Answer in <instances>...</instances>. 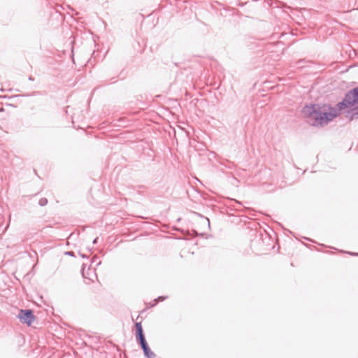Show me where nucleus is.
Returning a JSON list of instances; mask_svg holds the SVG:
<instances>
[{
	"mask_svg": "<svg viewBox=\"0 0 358 358\" xmlns=\"http://www.w3.org/2000/svg\"><path fill=\"white\" fill-rule=\"evenodd\" d=\"M342 108L337 103L335 106L329 103L306 104L301 109V115L306 122L317 128L324 127L334 118L342 114Z\"/></svg>",
	"mask_w": 358,
	"mask_h": 358,
	"instance_id": "nucleus-1",
	"label": "nucleus"
},
{
	"mask_svg": "<svg viewBox=\"0 0 358 358\" xmlns=\"http://www.w3.org/2000/svg\"><path fill=\"white\" fill-rule=\"evenodd\" d=\"M338 103L343 110L358 104V85L348 90Z\"/></svg>",
	"mask_w": 358,
	"mask_h": 358,
	"instance_id": "nucleus-2",
	"label": "nucleus"
},
{
	"mask_svg": "<svg viewBox=\"0 0 358 358\" xmlns=\"http://www.w3.org/2000/svg\"><path fill=\"white\" fill-rule=\"evenodd\" d=\"M18 317L22 323L27 324L28 326H30L35 320V317L30 310H22Z\"/></svg>",
	"mask_w": 358,
	"mask_h": 358,
	"instance_id": "nucleus-3",
	"label": "nucleus"
},
{
	"mask_svg": "<svg viewBox=\"0 0 358 358\" xmlns=\"http://www.w3.org/2000/svg\"><path fill=\"white\" fill-rule=\"evenodd\" d=\"M342 113H343L344 117L346 120H348L349 122H352L355 120H357L355 113L353 110L352 108H347L344 110L342 111Z\"/></svg>",
	"mask_w": 358,
	"mask_h": 358,
	"instance_id": "nucleus-4",
	"label": "nucleus"
},
{
	"mask_svg": "<svg viewBox=\"0 0 358 358\" xmlns=\"http://www.w3.org/2000/svg\"><path fill=\"white\" fill-rule=\"evenodd\" d=\"M140 343L143 350L144 354L147 357L152 358L155 356L154 353L149 348V347L145 341V339L140 341Z\"/></svg>",
	"mask_w": 358,
	"mask_h": 358,
	"instance_id": "nucleus-5",
	"label": "nucleus"
},
{
	"mask_svg": "<svg viewBox=\"0 0 358 358\" xmlns=\"http://www.w3.org/2000/svg\"><path fill=\"white\" fill-rule=\"evenodd\" d=\"M86 265L85 264H83V267L81 268V273L84 278H87L89 280H93L91 278L92 275H96V273L94 271H91L90 268L88 267L87 270H85Z\"/></svg>",
	"mask_w": 358,
	"mask_h": 358,
	"instance_id": "nucleus-6",
	"label": "nucleus"
},
{
	"mask_svg": "<svg viewBox=\"0 0 358 358\" xmlns=\"http://www.w3.org/2000/svg\"><path fill=\"white\" fill-rule=\"evenodd\" d=\"M136 332H137V338L140 341L145 339L144 335L143 334V328L141 325V322H136L135 324Z\"/></svg>",
	"mask_w": 358,
	"mask_h": 358,
	"instance_id": "nucleus-7",
	"label": "nucleus"
},
{
	"mask_svg": "<svg viewBox=\"0 0 358 358\" xmlns=\"http://www.w3.org/2000/svg\"><path fill=\"white\" fill-rule=\"evenodd\" d=\"M48 203V199L46 198H41L38 201V204L41 206H45Z\"/></svg>",
	"mask_w": 358,
	"mask_h": 358,
	"instance_id": "nucleus-8",
	"label": "nucleus"
},
{
	"mask_svg": "<svg viewBox=\"0 0 358 358\" xmlns=\"http://www.w3.org/2000/svg\"><path fill=\"white\" fill-rule=\"evenodd\" d=\"M98 259V257H94L92 262H91V264H96V266H98L101 264V261H99L98 262H96V260Z\"/></svg>",
	"mask_w": 358,
	"mask_h": 358,
	"instance_id": "nucleus-9",
	"label": "nucleus"
},
{
	"mask_svg": "<svg viewBox=\"0 0 358 358\" xmlns=\"http://www.w3.org/2000/svg\"><path fill=\"white\" fill-rule=\"evenodd\" d=\"M351 108H353V110L355 113L357 119H358V103L357 105L354 106H352Z\"/></svg>",
	"mask_w": 358,
	"mask_h": 358,
	"instance_id": "nucleus-10",
	"label": "nucleus"
},
{
	"mask_svg": "<svg viewBox=\"0 0 358 358\" xmlns=\"http://www.w3.org/2000/svg\"><path fill=\"white\" fill-rule=\"evenodd\" d=\"M64 255L70 257H75V253L73 251H66L64 252Z\"/></svg>",
	"mask_w": 358,
	"mask_h": 358,
	"instance_id": "nucleus-11",
	"label": "nucleus"
},
{
	"mask_svg": "<svg viewBox=\"0 0 358 358\" xmlns=\"http://www.w3.org/2000/svg\"><path fill=\"white\" fill-rule=\"evenodd\" d=\"M341 252H344V253H347V254H348V255H352V256H358V253H357V252H345V251H343V250H341Z\"/></svg>",
	"mask_w": 358,
	"mask_h": 358,
	"instance_id": "nucleus-12",
	"label": "nucleus"
},
{
	"mask_svg": "<svg viewBox=\"0 0 358 358\" xmlns=\"http://www.w3.org/2000/svg\"><path fill=\"white\" fill-rule=\"evenodd\" d=\"M18 95H16V96H0V99H13L14 97H16Z\"/></svg>",
	"mask_w": 358,
	"mask_h": 358,
	"instance_id": "nucleus-13",
	"label": "nucleus"
},
{
	"mask_svg": "<svg viewBox=\"0 0 358 358\" xmlns=\"http://www.w3.org/2000/svg\"><path fill=\"white\" fill-rule=\"evenodd\" d=\"M137 188H138V189H137L138 192H141V191L143 192L145 189V186H143V185L138 186Z\"/></svg>",
	"mask_w": 358,
	"mask_h": 358,
	"instance_id": "nucleus-14",
	"label": "nucleus"
},
{
	"mask_svg": "<svg viewBox=\"0 0 358 358\" xmlns=\"http://www.w3.org/2000/svg\"><path fill=\"white\" fill-rule=\"evenodd\" d=\"M199 215H200L201 217H203V218H204V219H205V222L207 223V224H208V227H210V220H209V219H208V218H207V217H204L203 215H200V214H199Z\"/></svg>",
	"mask_w": 358,
	"mask_h": 358,
	"instance_id": "nucleus-15",
	"label": "nucleus"
},
{
	"mask_svg": "<svg viewBox=\"0 0 358 358\" xmlns=\"http://www.w3.org/2000/svg\"><path fill=\"white\" fill-rule=\"evenodd\" d=\"M234 201L236 203L237 206L240 207L242 205V203L240 201H238L236 200H234Z\"/></svg>",
	"mask_w": 358,
	"mask_h": 358,
	"instance_id": "nucleus-16",
	"label": "nucleus"
},
{
	"mask_svg": "<svg viewBox=\"0 0 358 358\" xmlns=\"http://www.w3.org/2000/svg\"><path fill=\"white\" fill-rule=\"evenodd\" d=\"M263 234H260V238L259 240H256V241H254V243H257V241H260L261 239L262 240H264V238H263Z\"/></svg>",
	"mask_w": 358,
	"mask_h": 358,
	"instance_id": "nucleus-17",
	"label": "nucleus"
},
{
	"mask_svg": "<svg viewBox=\"0 0 358 358\" xmlns=\"http://www.w3.org/2000/svg\"><path fill=\"white\" fill-rule=\"evenodd\" d=\"M79 255L80 256L82 257V258H88L87 256H86L84 254H82L81 252H79Z\"/></svg>",
	"mask_w": 358,
	"mask_h": 358,
	"instance_id": "nucleus-18",
	"label": "nucleus"
},
{
	"mask_svg": "<svg viewBox=\"0 0 358 358\" xmlns=\"http://www.w3.org/2000/svg\"><path fill=\"white\" fill-rule=\"evenodd\" d=\"M273 1V0H266V2L268 4V6H272V4H273L272 1Z\"/></svg>",
	"mask_w": 358,
	"mask_h": 358,
	"instance_id": "nucleus-19",
	"label": "nucleus"
},
{
	"mask_svg": "<svg viewBox=\"0 0 358 358\" xmlns=\"http://www.w3.org/2000/svg\"><path fill=\"white\" fill-rule=\"evenodd\" d=\"M98 239H99V238H98V237L95 238L93 240V244H96V243H97V242H98Z\"/></svg>",
	"mask_w": 358,
	"mask_h": 358,
	"instance_id": "nucleus-20",
	"label": "nucleus"
},
{
	"mask_svg": "<svg viewBox=\"0 0 358 358\" xmlns=\"http://www.w3.org/2000/svg\"><path fill=\"white\" fill-rule=\"evenodd\" d=\"M6 106H12V107H16V106L11 104V103H6Z\"/></svg>",
	"mask_w": 358,
	"mask_h": 358,
	"instance_id": "nucleus-21",
	"label": "nucleus"
},
{
	"mask_svg": "<svg viewBox=\"0 0 358 358\" xmlns=\"http://www.w3.org/2000/svg\"><path fill=\"white\" fill-rule=\"evenodd\" d=\"M29 80L31 81H33L34 80V78L31 76H29Z\"/></svg>",
	"mask_w": 358,
	"mask_h": 358,
	"instance_id": "nucleus-22",
	"label": "nucleus"
},
{
	"mask_svg": "<svg viewBox=\"0 0 358 358\" xmlns=\"http://www.w3.org/2000/svg\"><path fill=\"white\" fill-rule=\"evenodd\" d=\"M4 111V108L3 107H0V113H2Z\"/></svg>",
	"mask_w": 358,
	"mask_h": 358,
	"instance_id": "nucleus-23",
	"label": "nucleus"
},
{
	"mask_svg": "<svg viewBox=\"0 0 358 358\" xmlns=\"http://www.w3.org/2000/svg\"><path fill=\"white\" fill-rule=\"evenodd\" d=\"M264 236H265V238H268V234H265Z\"/></svg>",
	"mask_w": 358,
	"mask_h": 358,
	"instance_id": "nucleus-24",
	"label": "nucleus"
},
{
	"mask_svg": "<svg viewBox=\"0 0 358 358\" xmlns=\"http://www.w3.org/2000/svg\"><path fill=\"white\" fill-rule=\"evenodd\" d=\"M234 208L236 210H239V209L236 206H234Z\"/></svg>",
	"mask_w": 358,
	"mask_h": 358,
	"instance_id": "nucleus-25",
	"label": "nucleus"
},
{
	"mask_svg": "<svg viewBox=\"0 0 358 358\" xmlns=\"http://www.w3.org/2000/svg\"><path fill=\"white\" fill-rule=\"evenodd\" d=\"M306 240L312 241L310 238H305Z\"/></svg>",
	"mask_w": 358,
	"mask_h": 358,
	"instance_id": "nucleus-26",
	"label": "nucleus"
}]
</instances>
